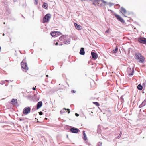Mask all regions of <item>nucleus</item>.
<instances>
[{"label":"nucleus","instance_id":"f704fd0d","mask_svg":"<svg viewBox=\"0 0 146 146\" xmlns=\"http://www.w3.org/2000/svg\"><path fill=\"white\" fill-rule=\"evenodd\" d=\"M120 100L122 102L123 101V98L122 96L121 97Z\"/></svg>","mask_w":146,"mask_h":146},{"label":"nucleus","instance_id":"37998d69","mask_svg":"<svg viewBox=\"0 0 146 146\" xmlns=\"http://www.w3.org/2000/svg\"><path fill=\"white\" fill-rule=\"evenodd\" d=\"M39 100V98L37 97V101H38Z\"/></svg>","mask_w":146,"mask_h":146},{"label":"nucleus","instance_id":"dca6fc26","mask_svg":"<svg viewBox=\"0 0 146 146\" xmlns=\"http://www.w3.org/2000/svg\"><path fill=\"white\" fill-rule=\"evenodd\" d=\"M79 54H80L83 55L85 54V52L84 51V48L82 47L80 48V51L79 52Z\"/></svg>","mask_w":146,"mask_h":146},{"label":"nucleus","instance_id":"79ce46f5","mask_svg":"<svg viewBox=\"0 0 146 146\" xmlns=\"http://www.w3.org/2000/svg\"><path fill=\"white\" fill-rule=\"evenodd\" d=\"M8 85V84H5V86H7Z\"/></svg>","mask_w":146,"mask_h":146},{"label":"nucleus","instance_id":"393cba45","mask_svg":"<svg viewBox=\"0 0 146 146\" xmlns=\"http://www.w3.org/2000/svg\"><path fill=\"white\" fill-rule=\"evenodd\" d=\"M48 6V5L47 3H44L43 4L42 7L44 8L47 9V8Z\"/></svg>","mask_w":146,"mask_h":146},{"label":"nucleus","instance_id":"2eb2a0df","mask_svg":"<svg viewBox=\"0 0 146 146\" xmlns=\"http://www.w3.org/2000/svg\"><path fill=\"white\" fill-rule=\"evenodd\" d=\"M74 25L76 29L79 30L82 29V28L81 26L78 25L76 23H74Z\"/></svg>","mask_w":146,"mask_h":146},{"label":"nucleus","instance_id":"6ab92c4d","mask_svg":"<svg viewBox=\"0 0 146 146\" xmlns=\"http://www.w3.org/2000/svg\"><path fill=\"white\" fill-rule=\"evenodd\" d=\"M42 101L39 102L37 104V110L39 109L42 106Z\"/></svg>","mask_w":146,"mask_h":146},{"label":"nucleus","instance_id":"5701e85b","mask_svg":"<svg viewBox=\"0 0 146 146\" xmlns=\"http://www.w3.org/2000/svg\"><path fill=\"white\" fill-rule=\"evenodd\" d=\"M143 88V86L140 84H139L137 86V88L139 90H142Z\"/></svg>","mask_w":146,"mask_h":146},{"label":"nucleus","instance_id":"423d86ee","mask_svg":"<svg viewBox=\"0 0 146 146\" xmlns=\"http://www.w3.org/2000/svg\"><path fill=\"white\" fill-rule=\"evenodd\" d=\"M138 41L141 43L146 45V38L143 37L139 38L138 39Z\"/></svg>","mask_w":146,"mask_h":146},{"label":"nucleus","instance_id":"72a5a7b5","mask_svg":"<svg viewBox=\"0 0 146 146\" xmlns=\"http://www.w3.org/2000/svg\"><path fill=\"white\" fill-rule=\"evenodd\" d=\"M121 134H122V133L121 132L119 134V135L118 136V138L120 137H121Z\"/></svg>","mask_w":146,"mask_h":146},{"label":"nucleus","instance_id":"de8ad7c7","mask_svg":"<svg viewBox=\"0 0 146 146\" xmlns=\"http://www.w3.org/2000/svg\"><path fill=\"white\" fill-rule=\"evenodd\" d=\"M130 49V48H128V49H129V50Z\"/></svg>","mask_w":146,"mask_h":146},{"label":"nucleus","instance_id":"aec40b11","mask_svg":"<svg viewBox=\"0 0 146 146\" xmlns=\"http://www.w3.org/2000/svg\"><path fill=\"white\" fill-rule=\"evenodd\" d=\"M82 133H83V135L84 136V137L83 138V139L85 141L87 140V137H86V135L85 133V131H82Z\"/></svg>","mask_w":146,"mask_h":146},{"label":"nucleus","instance_id":"0eeeda50","mask_svg":"<svg viewBox=\"0 0 146 146\" xmlns=\"http://www.w3.org/2000/svg\"><path fill=\"white\" fill-rule=\"evenodd\" d=\"M21 66L22 68L25 70H28V68L27 64L26 62H25L23 61L21 62Z\"/></svg>","mask_w":146,"mask_h":146},{"label":"nucleus","instance_id":"a19ab883","mask_svg":"<svg viewBox=\"0 0 146 146\" xmlns=\"http://www.w3.org/2000/svg\"><path fill=\"white\" fill-rule=\"evenodd\" d=\"M55 45H58V42H56L55 43Z\"/></svg>","mask_w":146,"mask_h":146},{"label":"nucleus","instance_id":"3c124183","mask_svg":"<svg viewBox=\"0 0 146 146\" xmlns=\"http://www.w3.org/2000/svg\"><path fill=\"white\" fill-rule=\"evenodd\" d=\"M37 122H38V119H37Z\"/></svg>","mask_w":146,"mask_h":146},{"label":"nucleus","instance_id":"cd10ccee","mask_svg":"<svg viewBox=\"0 0 146 146\" xmlns=\"http://www.w3.org/2000/svg\"><path fill=\"white\" fill-rule=\"evenodd\" d=\"M6 81H0V84L1 85H3V84L5 83V82Z\"/></svg>","mask_w":146,"mask_h":146},{"label":"nucleus","instance_id":"c9c22d12","mask_svg":"<svg viewBox=\"0 0 146 146\" xmlns=\"http://www.w3.org/2000/svg\"><path fill=\"white\" fill-rule=\"evenodd\" d=\"M38 113H39V114L40 115H42L43 114V113L42 111H40Z\"/></svg>","mask_w":146,"mask_h":146},{"label":"nucleus","instance_id":"864d4df0","mask_svg":"<svg viewBox=\"0 0 146 146\" xmlns=\"http://www.w3.org/2000/svg\"><path fill=\"white\" fill-rule=\"evenodd\" d=\"M89 145H90V144H88Z\"/></svg>","mask_w":146,"mask_h":146},{"label":"nucleus","instance_id":"bb28decb","mask_svg":"<svg viewBox=\"0 0 146 146\" xmlns=\"http://www.w3.org/2000/svg\"><path fill=\"white\" fill-rule=\"evenodd\" d=\"M93 103L97 106H99V103L97 102H93Z\"/></svg>","mask_w":146,"mask_h":146},{"label":"nucleus","instance_id":"c85d7f7f","mask_svg":"<svg viewBox=\"0 0 146 146\" xmlns=\"http://www.w3.org/2000/svg\"><path fill=\"white\" fill-rule=\"evenodd\" d=\"M102 143L101 142H98L97 145L96 146H102Z\"/></svg>","mask_w":146,"mask_h":146},{"label":"nucleus","instance_id":"1a4fd4ad","mask_svg":"<svg viewBox=\"0 0 146 146\" xmlns=\"http://www.w3.org/2000/svg\"><path fill=\"white\" fill-rule=\"evenodd\" d=\"M94 50H93L91 52V54L92 58L94 59H96L98 57V55L97 54L94 52Z\"/></svg>","mask_w":146,"mask_h":146},{"label":"nucleus","instance_id":"09e8293b","mask_svg":"<svg viewBox=\"0 0 146 146\" xmlns=\"http://www.w3.org/2000/svg\"><path fill=\"white\" fill-rule=\"evenodd\" d=\"M3 36H4V35H4V33H3Z\"/></svg>","mask_w":146,"mask_h":146},{"label":"nucleus","instance_id":"a18cd8bd","mask_svg":"<svg viewBox=\"0 0 146 146\" xmlns=\"http://www.w3.org/2000/svg\"><path fill=\"white\" fill-rule=\"evenodd\" d=\"M1 46H0V52L1 51Z\"/></svg>","mask_w":146,"mask_h":146},{"label":"nucleus","instance_id":"58836bf2","mask_svg":"<svg viewBox=\"0 0 146 146\" xmlns=\"http://www.w3.org/2000/svg\"><path fill=\"white\" fill-rule=\"evenodd\" d=\"M109 31H110L109 29L108 30H107L106 31V33H108L109 32Z\"/></svg>","mask_w":146,"mask_h":146},{"label":"nucleus","instance_id":"f8f14e48","mask_svg":"<svg viewBox=\"0 0 146 146\" xmlns=\"http://www.w3.org/2000/svg\"><path fill=\"white\" fill-rule=\"evenodd\" d=\"M114 15L118 20L122 22H124L123 19L119 15H117L116 13L114 14Z\"/></svg>","mask_w":146,"mask_h":146},{"label":"nucleus","instance_id":"f257e3e1","mask_svg":"<svg viewBox=\"0 0 146 146\" xmlns=\"http://www.w3.org/2000/svg\"><path fill=\"white\" fill-rule=\"evenodd\" d=\"M134 58L139 62L143 64L145 63V58L141 53H136L134 56Z\"/></svg>","mask_w":146,"mask_h":146},{"label":"nucleus","instance_id":"6e6552de","mask_svg":"<svg viewBox=\"0 0 146 146\" xmlns=\"http://www.w3.org/2000/svg\"><path fill=\"white\" fill-rule=\"evenodd\" d=\"M70 130L71 132L75 133H77L80 131L78 129L74 127H72L70 129Z\"/></svg>","mask_w":146,"mask_h":146},{"label":"nucleus","instance_id":"a211bd4d","mask_svg":"<svg viewBox=\"0 0 146 146\" xmlns=\"http://www.w3.org/2000/svg\"><path fill=\"white\" fill-rule=\"evenodd\" d=\"M11 102V104L13 105L16 104L17 102V99H15L14 98L12 99Z\"/></svg>","mask_w":146,"mask_h":146},{"label":"nucleus","instance_id":"7c9ffc66","mask_svg":"<svg viewBox=\"0 0 146 146\" xmlns=\"http://www.w3.org/2000/svg\"><path fill=\"white\" fill-rule=\"evenodd\" d=\"M65 112H66L65 111H64V110H61L60 111V113L61 114H62L64 113Z\"/></svg>","mask_w":146,"mask_h":146},{"label":"nucleus","instance_id":"2f4dec72","mask_svg":"<svg viewBox=\"0 0 146 146\" xmlns=\"http://www.w3.org/2000/svg\"><path fill=\"white\" fill-rule=\"evenodd\" d=\"M25 119L24 118H21L20 119L19 121H23Z\"/></svg>","mask_w":146,"mask_h":146},{"label":"nucleus","instance_id":"412c9836","mask_svg":"<svg viewBox=\"0 0 146 146\" xmlns=\"http://www.w3.org/2000/svg\"><path fill=\"white\" fill-rule=\"evenodd\" d=\"M66 38V36L64 35H62L59 38V39L60 41H63Z\"/></svg>","mask_w":146,"mask_h":146},{"label":"nucleus","instance_id":"4c0bfd02","mask_svg":"<svg viewBox=\"0 0 146 146\" xmlns=\"http://www.w3.org/2000/svg\"><path fill=\"white\" fill-rule=\"evenodd\" d=\"M76 92V91L74 90H72L71 91V93H75Z\"/></svg>","mask_w":146,"mask_h":146},{"label":"nucleus","instance_id":"20e7f679","mask_svg":"<svg viewBox=\"0 0 146 146\" xmlns=\"http://www.w3.org/2000/svg\"><path fill=\"white\" fill-rule=\"evenodd\" d=\"M51 15L50 14H47L45 15L43 19V23L48 22L51 18Z\"/></svg>","mask_w":146,"mask_h":146},{"label":"nucleus","instance_id":"a878e982","mask_svg":"<svg viewBox=\"0 0 146 146\" xmlns=\"http://www.w3.org/2000/svg\"><path fill=\"white\" fill-rule=\"evenodd\" d=\"M36 107L35 106V107H33L31 110V112L32 113H33L36 110Z\"/></svg>","mask_w":146,"mask_h":146},{"label":"nucleus","instance_id":"c03bdc74","mask_svg":"<svg viewBox=\"0 0 146 146\" xmlns=\"http://www.w3.org/2000/svg\"><path fill=\"white\" fill-rule=\"evenodd\" d=\"M48 75H46V77H48Z\"/></svg>","mask_w":146,"mask_h":146},{"label":"nucleus","instance_id":"8fccbe9b","mask_svg":"<svg viewBox=\"0 0 146 146\" xmlns=\"http://www.w3.org/2000/svg\"><path fill=\"white\" fill-rule=\"evenodd\" d=\"M62 76L63 77L64 74H62Z\"/></svg>","mask_w":146,"mask_h":146},{"label":"nucleus","instance_id":"49530a36","mask_svg":"<svg viewBox=\"0 0 146 146\" xmlns=\"http://www.w3.org/2000/svg\"><path fill=\"white\" fill-rule=\"evenodd\" d=\"M66 137H67V138H68V135H67Z\"/></svg>","mask_w":146,"mask_h":146},{"label":"nucleus","instance_id":"b1692460","mask_svg":"<svg viewBox=\"0 0 146 146\" xmlns=\"http://www.w3.org/2000/svg\"><path fill=\"white\" fill-rule=\"evenodd\" d=\"M118 50V48L117 46H116L115 49L113 50L112 52L113 53H116L117 52Z\"/></svg>","mask_w":146,"mask_h":146},{"label":"nucleus","instance_id":"603ef678","mask_svg":"<svg viewBox=\"0 0 146 146\" xmlns=\"http://www.w3.org/2000/svg\"><path fill=\"white\" fill-rule=\"evenodd\" d=\"M91 113H93V112H92Z\"/></svg>","mask_w":146,"mask_h":146},{"label":"nucleus","instance_id":"473e14b6","mask_svg":"<svg viewBox=\"0 0 146 146\" xmlns=\"http://www.w3.org/2000/svg\"><path fill=\"white\" fill-rule=\"evenodd\" d=\"M5 81H6V82H12L13 81V80H5Z\"/></svg>","mask_w":146,"mask_h":146},{"label":"nucleus","instance_id":"4be33fe9","mask_svg":"<svg viewBox=\"0 0 146 146\" xmlns=\"http://www.w3.org/2000/svg\"><path fill=\"white\" fill-rule=\"evenodd\" d=\"M63 42L65 44H69L70 43V41L69 40L66 39H64V41Z\"/></svg>","mask_w":146,"mask_h":146},{"label":"nucleus","instance_id":"7ed1b4c3","mask_svg":"<svg viewBox=\"0 0 146 146\" xmlns=\"http://www.w3.org/2000/svg\"><path fill=\"white\" fill-rule=\"evenodd\" d=\"M50 34L52 37L62 35L61 32L55 31H51Z\"/></svg>","mask_w":146,"mask_h":146},{"label":"nucleus","instance_id":"f3484780","mask_svg":"<svg viewBox=\"0 0 146 146\" xmlns=\"http://www.w3.org/2000/svg\"><path fill=\"white\" fill-rule=\"evenodd\" d=\"M146 104V98L145 99L144 101L139 106V108H141L142 107L145 106V105Z\"/></svg>","mask_w":146,"mask_h":146},{"label":"nucleus","instance_id":"ddd939ff","mask_svg":"<svg viewBox=\"0 0 146 146\" xmlns=\"http://www.w3.org/2000/svg\"><path fill=\"white\" fill-rule=\"evenodd\" d=\"M29 98L32 101L34 102L36 101V94H35L33 95H30L29 96Z\"/></svg>","mask_w":146,"mask_h":146},{"label":"nucleus","instance_id":"e433bc0d","mask_svg":"<svg viewBox=\"0 0 146 146\" xmlns=\"http://www.w3.org/2000/svg\"><path fill=\"white\" fill-rule=\"evenodd\" d=\"M36 86H35V87H33L32 88V89H33V90H36Z\"/></svg>","mask_w":146,"mask_h":146},{"label":"nucleus","instance_id":"9d476101","mask_svg":"<svg viewBox=\"0 0 146 146\" xmlns=\"http://www.w3.org/2000/svg\"><path fill=\"white\" fill-rule=\"evenodd\" d=\"M93 4L94 5H100L101 3L102 2V0H94L93 1Z\"/></svg>","mask_w":146,"mask_h":146},{"label":"nucleus","instance_id":"f03ea898","mask_svg":"<svg viewBox=\"0 0 146 146\" xmlns=\"http://www.w3.org/2000/svg\"><path fill=\"white\" fill-rule=\"evenodd\" d=\"M31 110V108L29 107H26L23 109V113L25 115H27L30 113Z\"/></svg>","mask_w":146,"mask_h":146},{"label":"nucleus","instance_id":"c756f323","mask_svg":"<svg viewBox=\"0 0 146 146\" xmlns=\"http://www.w3.org/2000/svg\"><path fill=\"white\" fill-rule=\"evenodd\" d=\"M67 110V111H68V114L70 113V110L69 109H66L65 108H64L63 109V110Z\"/></svg>","mask_w":146,"mask_h":146},{"label":"nucleus","instance_id":"4468645a","mask_svg":"<svg viewBox=\"0 0 146 146\" xmlns=\"http://www.w3.org/2000/svg\"><path fill=\"white\" fill-rule=\"evenodd\" d=\"M120 12L123 14V16L126 17L125 14L126 13V9L123 7H121L120 8Z\"/></svg>","mask_w":146,"mask_h":146},{"label":"nucleus","instance_id":"ea45409f","mask_svg":"<svg viewBox=\"0 0 146 146\" xmlns=\"http://www.w3.org/2000/svg\"><path fill=\"white\" fill-rule=\"evenodd\" d=\"M75 115L77 116H78L79 115L77 114V113H75Z\"/></svg>","mask_w":146,"mask_h":146},{"label":"nucleus","instance_id":"9b49d317","mask_svg":"<svg viewBox=\"0 0 146 146\" xmlns=\"http://www.w3.org/2000/svg\"><path fill=\"white\" fill-rule=\"evenodd\" d=\"M114 15L118 20L122 22H124L123 19L119 15H117L116 13L114 14Z\"/></svg>","mask_w":146,"mask_h":146},{"label":"nucleus","instance_id":"39448f33","mask_svg":"<svg viewBox=\"0 0 146 146\" xmlns=\"http://www.w3.org/2000/svg\"><path fill=\"white\" fill-rule=\"evenodd\" d=\"M127 72L128 73L129 76H133L134 74V69L131 68H128L127 69Z\"/></svg>","mask_w":146,"mask_h":146}]
</instances>
